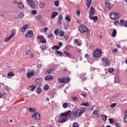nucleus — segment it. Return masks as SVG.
<instances>
[{
	"label": "nucleus",
	"instance_id": "nucleus-1",
	"mask_svg": "<svg viewBox=\"0 0 127 127\" xmlns=\"http://www.w3.org/2000/svg\"><path fill=\"white\" fill-rule=\"evenodd\" d=\"M86 112V109L85 108L82 107L80 109H77L75 111V112H69V119H70L71 121H75L76 120V118H79L80 116L82 115V114H84Z\"/></svg>",
	"mask_w": 127,
	"mask_h": 127
},
{
	"label": "nucleus",
	"instance_id": "nucleus-2",
	"mask_svg": "<svg viewBox=\"0 0 127 127\" xmlns=\"http://www.w3.org/2000/svg\"><path fill=\"white\" fill-rule=\"evenodd\" d=\"M69 113H71V111L69 110L67 112L61 113L59 116V123L62 124V123H65L67 121V119L69 117Z\"/></svg>",
	"mask_w": 127,
	"mask_h": 127
},
{
	"label": "nucleus",
	"instance_id": "nucleus-3",
	"mask_svg": "<svg viewBox=\"0 0 127 127\" xmlns=\"http://www.w3.org/2000/svg\"><path fill=\"white\" fill-rule=\"evenodd\" d=\"M95 8L93 7H90V10L89 11V18L90 19H92V20H94V22H96L97 21V19H98L97 16H94V15L95 14Z\"/></svg>",
	"mask_w": 127,
	"mask_h": 127
},
{
	"label": "nucleus",
	"instance_id": "nucleus-4",
	"mask_svg": "<svg viewBox=\"0 0 127 127\" xmlns=\"http://www.w3.org/2000/svg\"><path fill=\"white\" fill-rule=\"evenodd\" d=\"M102 56V50L97 49L95 51L93 52V57L95 58H100Z\"/></svg>",
	"mask_w": 127,
	"mask_h": 127
},
{
	"label": "nucleus",
	"instance_id": "nucleus-5",
	"mask_svg": "<svg viewBox=\"0 0 127 127\" xmlns=\"http://www.w3.org/2000/svg\"><path fill=\"white\" fill-rule=\"evenodd\" d=\"M110 16L111 19H119L121 17V14L119 13L111 12L110 13Z\"/></svg>",
	"mask_w": 127,
	"mask_h": 127
},
{
	"label": "nucleus",
	"instance_id": "nucleus-6",
	"mask_svg": "<svg viewBox=\"0 0 127 127\" xmlns=\"http://www.w3.org/2000/svg\"><path fill=\"white\" fill-rule=\"evenodd\" d=\"M78 30L81 33H85L88 31V28L84 25L79 26Z\"/></svg>",
	"mask_w": 127,
	"mask_h": 127
},
{
	"label": "nucleus",
	"instance_id": "nucleus-7",
	"mask_svg": "<svg viewBox=\"0 0 127 127\" xmlns=\"http://www.w3.org/2000/svg\"><path fill=\"white\" fill-rule=\"evenodd\" d=\"M37 38L39 40L41 43H42V44H46V39H45L44 36H37Z\"/></svg>",
	"mask_w": 127,
	"mask_h": 127
},
{
	"label": "nucleus",
	"instance_id": "nucleus-8",
	"mask_svg": "<svg viewBox=\"0 0 127 127\" xmlns=\"http://www.w3.org/2000/svg\"><path fill=\"white\" fill-rule=\"evenodd\" d=\"M32 118L35 120H36V121H39V120H40V114L36 112L32 115Z\"/></svg>",
	"mask_w": 127,
	"mask_h": 127
},
{
	"label": "nucleus",
	"instance_id": "nucleus-9",
	"mask_svg": "<svg viewBox=\"0 0 127 127\" xmlns=\"http://www.w3.org/2000/svg\"><path fill=\"white\" fill-rule=\"evenodd\" d=\"M26 37H29V38H31L33 37V31L32 30H29L25 34Z\"/></svg>",
	"mask_w": 127,
	"mask_h": 127
},
{
	"label": "nucleus",
	"instance_id": "nucleus-10",
	"mask_svg": "<svg viewBox=\"0 0 127 127\" xmlns=\"http://www.w3.org/2000/svg\"><path fill=\"white\" fill-rule=\"evenodd\" d=\"M26 1L28 2L30 6L32 7V8H34L35 7V4H34V2L31 0H26Z\"/></svg>",
	"mask_w": 127,
	"mask_h": 127
},
{
	"label": "nucleus",
	"instance_id": "nucleus-11",
	"mask_svg": "<svg viewBox=\"0 0 127 127\" xmlns=\"http://www.w3.org/2000/svg\"><path fill=\"white\" fill-rule=\"evenodd\" d=\"M35 72L33 70H31V72H28L27 73V78L28 79H30L35 74Z\"/></svg>",
	"mask_w": 127,
	"mask_h": 127
},
{
	"label": "nucleus",
	"instance_id": "nucleus-12",
	"mask_svg": "<svg viewBox=\"0 0 127 127\" xmlns=\"http://www.w3.org/2000/svg\"><path fill=\"white\" fill-rule=\"evenodd\" d=\"M53 76L49 75L45 76V80H46V81H50V80H53Z\"/></svg>",
	"mask_w": 127,
	"mask_h": 127
},
{
	"label": "nucleus",
	"instance_id": "nucleus-13",
	"mask_svg": "<svg viewBox=\"0 0 127 127\" xmlns=\"http://www.w3.org/2000/svg\"><path fill=\"white\" fill-rule=\"evenodd\" d=\"M36 84L38 85V86H41V84H42V80L40 78H38L36 80Z\"/></svg>",
	"mask_w": 127,
	"mask_h": 127
},
{
	"label": "nucleus",
	"instance_id": "nucleus-14",
	"mask_svg": "<svg viewBox=\"0 0 127 127\" xmlns=\"http://www.w3.org/2000/svg\"><path fill=\"white\" fill-rule=\"evenodd\" d=\"M28 28V24H25L21 28V32H24L26 29Z\"/></svg>",
	"mask_w": 127,
	"mask_h": 127
},
{
	"label": "nucleus",
	"instance_id": "nucleus-15",
	"mask_svg": "<svg viewBox=\"0 0 127 127\" xmlns=\"http://www.w3.org/2000/svg\"><path fill=\"white\" fill-rule=\"evenodd\" d=\"M63 19V16L62 14H60L59 15V17H58V24H62V23H61V20H62Z\"/></svg>",
	"mask_w": 127,
	"mask_h": 127
},
{
	"label": "nucleus",
	"instance_id": "nucleus-16",
	"mask_svg": "<svg viewBox=\"0 0 127 127\" xmlns=\"http://www.w3.org/2000/svg\"><path fill=\"white\" fill-rule=\"evenodd\" d=\"M101 118H102V120L103 122H107V119H108V116L106 115L102 114L101 115Z\"/></svg>",
	"mask_w": 127,
	"mask_h": 127
},
{
	"label": "nucleus",
	"instance_id": "nucleus-17",
	"mask_svg": "<svg viewBox=\"0 0 127 127\" xmlns=\"http://www.w3.org/2000/svg\"><path fill=\"white\" fill-rule=\"evenodd\" d=\"M18 6L19 8H21V9H23V8H24V5L21 1L18 2Z\"/></svg>",
	"mask_w": 127,
	"mask_h": 127
},
{
	"label": "nucleus",
	"instance_id": "nucleus-18",
	"mask_svg": "<svg viewBox=\"0 0 127 127\" xmlns=\"http://www.w3.org/2000/svg\"><path fill=\"white\" fill-rule=\"evenodd\" d=\"M111 96L106 95L104 96L105 100L106 102H110V100H111Z\"/></svg>",
	"mask_w": 127,
	"mask_h": 127
},
{
	"label": "nucleus",
	"instance_id": "nucleus-19",
	"mask_svg": "<svg viewBox=\"0 0 127 127\" xmlns=\"http://www.w3.org/2000/svg\"><path fill=\"white\" fill-rule=\"evenodd\" d=\"M58 15V12H53L52 13V15H51V18H55L56 16Z\"/></svg>",
	"mask_w": 127,
	"mask_h": 127
},
{
	"label": "nucleus",
	"instance_id": "nucleus-20",
	"mask_svg": "<svg viewBox=\"0 0 127 127\" xmlns=\"http://www.w3.org/2000/svg\"><path fill=\"white\" fill-rule=\"evenodd\" d=\"M71 100H72L73 102H78V101H79V98H78L75 95H73L71 96Z\"/></svg>",
	"mask_w": 127,
	"mask_h": 127
},
{
	"label": "nucleus",
	"instance_id": "nucleus-21",
	"mask_svg": "<svg viewBox=\"0 0 127 127\" xmlns=\"http://www.w3.org/2000/svg\"><path fill=\"white\" fill-rule=\"evenodd\" d=\"M93 115H94L95 116H97V117H99V116H100V111L94 110L93 112Z\"/></svg>",
	"mask_w": 127,
	"mask_h": 127
},
{
	"label": "nucleus",
	"instance_id": "nucleus-22",
	"mask_svg": "<svg viewBox=\"0 0 127 127\" xmlns=\"http://www.w3.org/2000/svg\"><path fill=\"white\" fill-rule=\"evenodd\" d=\"M14 75V73H13V72H10L8 73L7 78H8L9 79H10V78H11V77H13Z\"/></svg>",
	"mask_w": 127,
	"mask_h": 127
},
{
	"label": "nucleus",
	"instance_id": "nucleus-23",
	"mask_svg": "<svg viewBox=\"0 0 127 127\" xmlns=\"http://www.w3.org/2000/svg\"><path fill=\"white\" fill-rule=\"evenodd\" d=\"M56 53H57V54H58V55L62 57L64 56V54L60 51H56Z\"/></svg>",
	"mask_w": 127,
	"mask_h": 127
},
{
	"label": "nucleus",
	"instance_id": "nucleus-24",
	"mask_svg": "<svg viewBox=\"0 0 127 127\" xmlns=\"http://www.w3.org/2000/svg\"><path fill=\"white\" fill-rule=\"evenodd\" d=\"M28 111L30 113H35V112H36V109L34 108H29Z\"/></svg>",
	"mask_w": 127,
	"mask_h": 127
},
{
	"label": "nucleus",
	"instance_id": "nucleus-25",
	"mask_svg": "<svg viewBox=\"0 0 127 127\" xmlns=\"http://www.w3.org/2000/svg\"><path fill=\"white\" fill-rule=\"evenodd\" d=\"M45 5V3L44 2L41 1L39 3V6L40 8H43Z\"/></svg>",
	"mask_w": 127,
	"mask_h": 127
},
{
	"label": "nucleus",
	"instance_id": "nucleus-26",
	"mask_svg": "<svg viewBox=\"0 0 127 127\" xmlns=\"http://www.w3.org/2000/svg\"><path fill=\"white\" fill-rule=\"evenodd\" d=\"M91 3H92V0H86V4L88 8L90 7V5H91Z\"/></svg>",
	"mask_w": 127,
	"mask_h": 127
},
{
	"label": "nucleus",
	"instance_id": "nucleus-27",
	"mask_svg": "<svg viewBox=\"0 0 127 127\" xmlns=\"http://www.w3.org/2000/svg\"><path fill=\"white\" fill-rule=\"evenodd\" d=\"M117 36V30L114 29L112 32V37H116Z\"/></svg>",
	"mask_w": 127,
	"mask_h": 127
},
{
	"label": "nucleus",
	"instance_id": "nucleus-28",
	"mask_svg": "<svg viewBox=\"0 0 127 127\" xmlns=\"http://www.w3.org/2000/svg\"><path fill=\"white\" fill-rule=\"evenodd\" d=\"M24 16V12H20L18 15V18L21 19L22 17Z\"/></svg>",
	"mask_w": 127,
	"mask_h": 127
},
{
	"label": "nucleus",
	"instance_id": "nucleus-29",
	"mask_svg": "<svg viewBox=\"0 0 127 127\" xmlns=\"http://www.w3.org/2000/svg\"><path fill=\"white\" fill-rule=\"evenodd\" d=\"M53 68L52 67L51 68H50L49 70H47L46 71V74H51V73H52V71H53Z\"/></svg>",
	"mask_w": 127,
	"mask_h": 127
},
{
	"label": "nucleus",
	"instance_id": "nucleus-30",
	"mask_svg": "<svg viewBox=\"0 0 127 127\" xmlns=\"http://www.w3.org/2000/svg\"><path fill=\"white\" fill-rule=\"evenodd\" d=\"M36 85H32L31 86H29V88H31V91L32 92H33V91L36 89Z\"/></svg>",
	"mask_w": 127,
	"mask_h": 127
},
{
	"label": "nucleus",
	"instance_id": "nucleus-31",
	"mask_svg": "<svg viewBox=\"0 0 127 127\" xmlns=\"http://www.w3.org/2000/svg\"><path fill=\"white\" fill-rule=\"evenodd\" d=\"M64 55H65L66 56H67V57H68L69 58H71V57H72V55H71V54L68 53V52L64 51Z\"/></svg>",
	"mask_w": 127,
	"mask_h": 127
},
{
	"label": "nucleus",
	"instance_id": "nucleus-32",
	"mask_svg": "<svg viewBox=\"0 0 127 127\" xmlns=\"http://www.w3.org/2000/svg\"><path fill=\"white\" fill-rule=\"evenodd\" d=\"M52 49L53 50H59V49H60V47L58 46H54L52 48Z\"/></svg>",
	"mask_w": 127,
	"mask_h": 127
},
{
	"label": "nucleus",
	"instance_id": "nucleus-33",
	"mask_svg": "<svg viewBox=\"0 0 127 127\" xmlns=\"http://www.w3.org/2000/svg\"><path fill=\"white\" fill-rule=\"evenodd\" d=\"M69 82H70V78L69 77L64 78V83H69Z\"/></svg>",
	"mask_w": 127,
	"mask_h": 127
},
{
	"label": "nucleus",
	"instance_id": "nucleus-34",
	"mask_svg": "<svg viewBox=\"0 0 127 127\" xmlns=\"http://www.w3.org/2000/svg\"><path fill=\"white\" fill-rule=\"evenodd\" d=\"M64 26L66 30H68V29H69V23L67 22L65 23Z\"/></svg>",
	"mask_w": 127,
	"mask_h": 127
},
{
	"label": "nucleus",
	"instance_id": "nucleus-35",
	"mask_svg": "<svg viewBox=\"0 0 127 127\" xmlns=\"http://www.w3.org/2000/svg\"><path fill=\"white\" fill-rule=\"evenodd\" d=\"M63 107L64 109H67V108H68V107H69V105L67 103H64L63 104Z\"/></svg>",
	"mask_w": 127,
	"mask_h": 127
},
{
	"label": "nucleus",
	"instance_id": "nucleus-36",
	"mask_svg": "<svg viewBox=\"0 0 127 127\" xmlns=\"http://www.w3.org/2000/svg\"><path fill=\"white\" fill-rule=\"evenodd\" d=\"M40 48L42 50H46V45H41Z\"/></svg>",
	"mask_w": 127,
	"mask_h": 127
},
{
	"label": "nucleus",
	"instance_id": "nucleus-37",
	"mask_svg": "<svg viewBox=\"0 0 127 127\" xmlns=\"http://www.w3.org/2000/svg\"><path fill=\"white\" fill-rule=\"evenodd\" d=\"M41 92H42V90L40 87L38 88L36 90V93L37 94H41Z\"/></svg>",
	"mask_w": 127,
	"mask_h": 127
},
{
	"label": "nucleus",
	"instance_id": "nucleus-38",
	"mask_svg": "<svg viewBox=\"0 0 127 127\" xmlns=\"http://www.w3.org/2000/svg\"><path fill=\"white\" fill-rule=\"evenodd\" d=\"M105 63H104V64H105V66H109V65H110V61L109 60V59L107 60H105Z\"/></svg>",
	"mask_w": 127,
	"mask_h": 127
},
{
	"label": "nucleus",
	"instance_id": "nucleus-39",
	"mask_svg": "<svg viewBox=\"0 0 127 127\" xmlns=\"http://www.w3.org/2000/svg\"><path fill=\"white\" fill-rule=\"evenodd\" d=\"M44 89L45 91H47V90H49V85L48 84H45L44 86Z\"/></svg>",
	"mask_w": 127,
	"mask_h": 127
},
{
	"label": "nucleus",
	"instance_id": "nucleus-40",
	"mask_svg": "<svg viewBox=\"0 0 127 127\" xmlns=\"http://www.w3.org/2000/svg\"><path fill=\"white\" fill-rule=\"evenodd\" d=\"M54 33L56 35L59 34V29H56L54 31Z\"/></svg>",
	"mask_w": 127,
	"mask_h": 127
},
{
	"label": "nucleus",
	"instance_id": "nucleus-41",
	"mask_svg": "<svg viewBox=\"0 0 127 127\" xmlns=\"http://www.w3.org/2000/svg\"><path fill=\"white\" fill-rule=\"evenodd\" d=\"M65 19H66V20H67L68 22L71 21V18H70V17H69V15H67L65 18Z\"/></svg>",
	"mask_w": 127,
	"mask_h": 127
},
{
	"label": "nucleus",
	"instance_id": "nucleus-42",
	"mask_svg": "<svg viewBox=\"0 0 127 127\" xmlns=\"http://www.w3.org/2000/svg\"><path fill=\"white\" fill-rule=\"evenodd\" d=\"M105 5L106 6V7H108L109 6V5L111 3H110V1L108 0H106L105 1Z\"/></svg>",
	"mask_w": 127,
	"mask_h": 127
},
{
	"label": "nucleus",
	"instance_id": "nucleus-43",
	"mask_svg": "<svg viewBox=\"0 0 127 127\" xmlns=\"http://www.w3.org/2000/svg\"><path fill=\"white\" fill-rule=\"evenodd\" d=\"M126 23V22H125V20H122L120 21L119 24L120 25H124L125 26V23Z\"/></svg>",
	"mask_w": 127,
	"mask_h": 127
},
{
	"label": "nucleus",
	"instance_id": "nucleus-44",
	"mask_svg": "<svg viewBox=\"0 0 127 127\" xmlns=\"http://www.w3.org/2000/svg\"><path fill=\"white\" fill-rule=\"evenodd\" d=\"M109 121L110 124H114V123H115V121H114V119H113V118H109Z\"/></svg>",
	"mask_w": 127,
	"mask_h": 127
},
{
	"label": "nucleus",
	"instance_id": "nucleus-45",
	"mask_svg": "<svg viewBox=\"0 0 127 127\" xmlns=\"http://www.w3.org/2000/svg\"><path fill=\"white\" fill-rule=\"evenodd\" d=\"M15 36V34H14V33L12 32L10 36H9V37L10 38V39H11V38H12V37H14V36Z\"/></svg>",
	"mask_w": 127,
	"mask_h": 127
},
{
	"label": "nucleus",
	"instance_id": "nucleus-46",
	"mask_svg": "<svg viewBox=\"0 0 127 127\" xmlns=\"http://www.w3.org/2000/svg\"><path fill=\"white\" fill-rule=\"evenodd\" d=\"M54 3L56 6H58L59 5V1L58 0L55 1Z\"/></svg>",
	"mask_w": 127,
	"mask_h": 127
},
{
	"label": "nucleus",
	"instance_id": "nucleus-47",
	"mask_svg": "<svg viewBox=\"0 0 127 127\" xmlns=\"http://www.w3.org/2000/svg\"><path fill=\"white\" fill-rule=\"evenodd\" d=\"M72 127H79V125L76 123H73L72 124Z\"/></svg>",
	"mask_w": 127,
	"mask_h": 127
},
{
	"label": "nucleus",
	"instance_id": "nucleus-48",
	"mask_svg": "<svg viewBox=\"0 0 127 127\" xmlns=\"http://www.w3.org/2000/svg\"><path fill=\"white\" fill-rule=\"evenodd\" d=\"M60 36H61L62 37H63V36H64V31H60Z\"/></svg>",
	"mask_w": 127,
	"mask_h": 127
},
{
	"label": "nucleus",
	"instance_id": "nucleus-49",
	"mask_svg": "<svg viewBox=\"0 0 127 127\" xmlns=\"http://www.w3.org/2000/svg\"><path fill=\"white\" fill-rule=\"evenodd\" d=\"M81 106H84L85 107H88L89 106V103L87 102L86 103H83L81 104Z\"/></svg>",
	"mask_w": 127,
	"mask_h": 127
},
{
	"label": "nucleus",
	"instance_id": "nucleus-50",
	"mask_svg": "<svg viewBox=\"0 0 127 127\" xmlns=\"http://www.w3.org/2000/svg\"><path fill=\"white\" fill-rule=\"evenodd\" d=\"M9 40H10V38L9 37H7L4 39L5 42H8Z\"/></svg>",
	"mask_w": 127,
	"mask_h": 127
},
{
	"label": "nucleus",
	"instance_id": "nucleus-51",
	"mask_svg": "<svg viewBox=\"0 0 127 127\" xmlns=\"http://www.w3.org/2000/svg\"><path fill=\"white\" fill-rule=\"evenodd\" d=\"M114 68H109L108 69V72H109V73H113V72H114Z\"/></svg>",
	"mask_w": 127,
	"mask_h": 127
},
{
	"label": "nucleus",
	"instance_id": "nucleus-52",
	"mask_svg": "<svg viewBox=\"0 0 127 127\" xmlns=\"http://www.w3.org/2000/svg\"><path fill=\"white\" fill-rule=\"evenodd\" d=\"M59 83H64V78H59L58 80Z\"/></svg>",
	"mask_w": 127,
	"mask_h": 127
},
{
	"label": "nucleus",
	"instance_id": "nucleus-53",
	"mask_svg": "<svg viewBox=\"0 0 127 127\" xmlns=\"http://www.w3.org/2000/svg\"><path fill=\"white\" fill-rule=\"evenodd\" d=\"M108 59L106 58H103L102 59V61L103 62V63H106V60H107Z\"/></svg>",
	"mask_w": 127,
	"mask_h": 127
},
{
	"label": "nucleus",
	"instance_id": "nucleus-54",
	"mask_svg": "<svg viewBox=\"0 0 127 127\" xmlns=\"http://www.w3.org/2000/svg\"><path fill=\"white\" fill-rule=\"evenodd\" d=\"M86 36L89 37L90 35V30H87V31L86 32Z\"/></svg>",
	"mask_w": 127,
	"mask_h": 127
},
{
	"label": "nucleus",
	"instance_id": "nucleus-55",
	"mask_svg": "<svg viewBox=\"0 0 127 127\" xmlns=\"http://www.w3.org/2000/svg\"><path fill=\"white\" fill-rule=\"evenodd\" d=\"M35 17L37 19H41V18H42L41 17V15H38V16H36Z\"/></svg>",
	"mask_w": 127,
	"mask_h": 127
},
{
	"label": "nucleus",
	"instance_id": "nucleus-56",
	"mask_svg": "<svg viewBox=\"0 0 127 127\" xmlns=\"http://www.w3.org/2000/svg\"><path fill=\"white\" fill-rule=\"evenodd\" d=\"M116 106H117V103H113L111 105V108H115V107H116Z\"/></svg>",
	"mask_w": 127,
	"mask_h": 127
},
{
	"label": "nucleus",
	"instance_id": "nucleus-57",
	"mask_svg": "<svg viewBox=\"0 0 127 127\" xmlns=\"http://www.w3.org/2000/svg\"><path fill=\"white\" fill-rule=\"evenodd\" d=\"M76 15H77V16H79V15H80V14H81V12H80L79 10H78L76 12Z\"/></svg>",
	"mask_w": 127,
	"mask_h": 127
},
{
	"label": "nucleus",
	"instance_id": "nucleus-58",
	"mask_svg": "<svg viewBox=\"0 0 127 127\" xmlns=\"http://www.w3.org/2000/svg\"><path fill=\"white\" fill-rule=\"evenodd\" d=\"M112 6H113V4H111V3H110V4H109V5L107 7H108L109 9H111V8H112Z\"/></svg>",
	"mask_w": 127,
	"mask_h": 127
},
{
	"label": "nucleus",
	"instance_id": "nucleus-59",
	"mask_svg": "<svg viewBox=\"0 0 127 127\" xmlns=\"http://www.w3.org/2000/svg\"><path fill=\"white\" fill-rule=\"evenodd\" d=\"M112 52H113V53H116V52H118V49H113L112 50Z\"/></svg>",
	"mask_w": 127,
	"mask_h": 127
},
{
	"label": "nucleus",
	"instance_id": "nucleus-60",
	"mask_svg": "<svg viewBox=\"0 0 127 127\" xmlns=\"http://www.w3.org/2000/svg\"><path fill=\"white\" fill-rule=\"evenodd\" d=\"M48 31V28L46 27L44 28V31L45 32H47V31Z\"/></svg>",
	"mask_w": 127,
	"mask_h": 127
},
{
	"label": "nucleus",
	"instance_id": "nucleus-61",
	"mask_svg": "<svg viewBox=\"0 0 127 127\" xmlns=\"http://www.w3.org/2000/svg\"><path fill=\"white\" fill-rule=\"evenodd\" d=\"M32 14H36V10H34L31 11Z\"/></svg>",
	"mask_w": 127,
	"mask_h": 127
},
{
	"label": "nucleus",
	"instance_id": "nucleus-62",
	"mask_svg": "<svg viewBox=\"0 0 127 127\" xmlns=\"http://www.w3.org/2000/svg\"><path fill=\"white\" fill-rule=\"evenodd\" d=\"M118 96L119 95H118V94H115L112 96V98H117V97H118Z\"/></svg>",
	"mask_w": 127,
	"mask_h": 127
},
{
	"label": "nucleus",
	"instance_id": "nucleus-63",
	"mask_svg": "<svg viewBox=\"0 0 127 127\" xmlns=\"http://www.w3.org/2000/svg\"><path fill=\"white\" fill-rule=\"evenodd\" d=\"M124 120L126 123H127V115H125Z\"/></svg>",
	"mask_w": 127,
	"mask_h": 127
},
{
	"label": "nucleus",
	"instance_id": "nucleus-64",
	"mask_svg": "<svg viewBox=\"0 0 127 127\" xmlns=\"http://www.w3.org/2000/svg\"><path fill=\"white\" fill-rule=\"evenodd\" d=\"M115 126L117 127H121V123H117Z\"/></svg>",
	"mask_w": 127,
	"mask_h": 127
}]
</instances>
